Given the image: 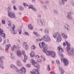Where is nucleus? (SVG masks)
<instances>
[{
	"label": "nucleus",
	"instance_id": "obj_1",
	"mask_svg": "<svg viewBox=\"0 0 74 74\" xmlns=\"http://www.w3.org/2000/svg\"><path fill=\"white\" fill-rule=\"evenodd\" d=\"M48 50V45H46L45 47L43 48L42 51L43 52H45L47 56H51L53 58L55 57L56 53L53 51H47Z\"/></svg>",
	"mask_w": 74,
	"mask_h": 74
},
{
	"label": "nucleus",
	"instance_id": "obj_2",
	"mask_svg": "<svg viewBox=\"0 0 74 74\" xmlns=\"http://www.w3.org/2000/svg\"><path fill=\"white\" fill-rule=\"evenodd\" d=\"M65 42H66V45H67L66 49L68 53V54L69 55H73V54H74V51L72 50V51H70V52H69V51L71 49L70 45V43H69V42L67 41H65Z\"/></svg>",
	"mask_w": 74,
	"mask_h": 74
},
{
	"label": "nucleus",
	"instance_id": "obj_3",
	"mask_svg": "<svg viewBox=\"0 0 74 74\" xmlns=\"http://www.w3.org/2000/svg\"><path fill=\"white\" fill-rule=\"evenodd\" d=\"M30 62L35 68H36V69H40V65L36 62L33 60L31 59Z\"/></svg>",
	"mask_w": 74,
	"mask_h": 74
},
{
	"label": "nucleus",
	"instance_id": "obj_4",
	"mask_svg": "<svg viewBox=\"0 0 74 74\" xmlns=\"http://www.w3.org/2000/svg\"><path fill=\"white\" fill-rule=\"evenodd\" d=\"M16 70V72H19L20 74H25L26 73V68L24 67H22L21 68V70L19 71L18 69L17 68L16 69H14Z\"/></svg>",
	"mask_w": 74,
	"mask_h": 74
},
{
	"label": "nucleus",
	"instance_id": "obj_5",
	"mask_svg": "<svg viewBox=\"0 0 74 74\" xmlns=\"http://www.w3.org/2000/svg\"><path fill=\"white\" fill-rule=\"evenodd\" d=\"M8 16L10 17V18H15V17H16L15 14L11 11H9L8 12Z\"/></svg>",
	"mask_w": 74,
	"mask_h": 74
},
{
	"label": "nucleus",
	"instance_id": "obj_6",
	"mask_svg": "<svg viewBox=\"0 0 74 74\" xmlns=\"http://www.w3.org/2000/svg\"><path fill=\"white\" fill-rule=\"evenodd\" d=\"M42 38L43 39L44 41H50L51 39L50 37L48 35H45V36H42Z\"/></svg>",
	"mask_w": 74,
	"mask_h": 74
},
{
	"label": "nucleus",
	"instance_id": "obj_7",
	"mask_svg": "<svg viewBox=\"0 0 74 74\" xmlns=\"http://www.w3.org/2000/svg\"><path fill=\"white\" fill-rule=\"evenodd\" d=\"M30 73L32 74H39L40 73L37 70L34 69L33 70V72L32 71H30Z\"/></svg>",
	"mask_w": 74,
	"mask_h": 74
},
{
	"label": "nucleus",
	"instance_id": "obj_8",
	"mask_svg": "<svg viewBox=\"0 0 74 74\" xmlns=\"http://www.w3.org/2000/svg\"><path fill=\"white\" fill-rule=\"evenodd\" d=\"M61 60L62 61L63 60V62L65 66H67L69 64V62H68V60L67 59L64 58L61 59Z\"/></svg>",
	"mask_w": 74,
	"mask_h": 74
},
{
	"label": "nucleus",
	"instance_id": "obj_9",
	"mask_svg": "<svg viewBox=\"0 0 74 74\" xmlns=\"http://www.w3.org/2000/svg\"><path fill=\"white\" fill-rule=\"evenodd\" d=\"M61 36L59 34H58V37L57 38V42H60L62 40V38L61 37Z\"/></svg>",
	"mask_w": 74,
	"mask_h": 74
},
{
	"label": "nucleus",
	"instance_id": "obj_10",
	"mask_svg": "<svg viewBox=\"0 0 74 74\" xmlns=\"http://www.w3.org/2000/svg\"><path fill=\"white\" fill-rule=\"evenodd\" d=\"M16 65L18 66H22V64L21 62L18 60H17L16 61Z\"/></svg>",
	"mask_w": 74,
	"mask_h": 74
},
{
	"label": "nucleus",
	"instance_id": "obj_11",
	"mask_svg": "<svg viewBox=\"0 0 74 74\" xmlns=\"http://www.w3.org/2000/svg\"><path fill=\"white\" fill-rule=\"evenodd\" d=\"M16 48H18V47L17 46H16L15 45H14L13 46L11 47V50L12 51H15V49H16Z\"/></svg>",
	"mask_w": 74,
	"mask_h": 74
},
{
	"label": "nucleus",
	"instance_id": "obj_12",
	"mask_svg": "<svg viewBox=\"0 0 74 74\" xmlns=\"http://www.w3.org/2000/svg\"><path fill=\"white\" fill-rule=\"evenodd\" d=\"M16 53L18 56H22V53L21 52V51L20 50H18L17 51Z\"/></svg>",
	"mask_w": 74,
	"mask_h": 74
},
{
	"label": "nucleus",
	"instance_id": "obj_13",
	"mask_svg": "<svg viewBox=\"0 0 74 74\" xmlns=\"http://www.w3.org/2000/svg\"><path fill=\"white\" fill-rule=\"evenodd\" d=\"M58 49L59 51V52H63V50L61 46L58 47Z\"/></svg>",
	"mask_w": 74,
	"mask_h": 74
},
{
	"label": "nucleus",
	"instance_id": "obj_14",
	"mask_svg": "<svg viewBox=\"0 0 74 74\" xmlns=\"http://www.w3.org/2000/svg\"><path fill=\"white\" fill-rule=\"evenodd\" d=\"M39 47L40 48H42L44 47V46L45 45V43L44 42H42V43H39Z\"/></svg>",
	"mask_w": 74,
	"mask_h": 74
},
{
	"label": "nucleus",
	"instance_id": "obj_15",
	"mask_svg": "<svg viewBox=\"0 0 74 74\" xmlns=\"http://www.w3.org/2000/svg\"><path fill=\"white\" fill-rule=\"evenodd\" d=\"M29 8H30L32 10H33L34 11H36V9L35 8H33V5H29Z\"/></svg>",
	"mask_w": 74,
	"mask_h": 74
},
{
	"label": "nucleus",
	"instance_id": "obj_16",
	"mask_svg": "<svg viewBox=\"0 0 74 74\" xmlns=\"http://www.w3.org/2000/svg\"><path fill=\"white\" fill-rule=\"evenodd\" d=\"M59 69L60 71L61 74H64V71L63 70H62V67H59Z\"/></svg>",
	"mask_w": 74,
	"mask_h": 74
},
{
	"label": "nucleus",
	"instance_id": "obj_17",
	"mask_svg": "<svg viewBox=\"0 0 74 74\" xmlns=\"http://www.w3.org/2000/svg\"><path fill=\"white\" fill-rule=\"evenodd\" d=\"M28 29L29 30H33V27L31 24H29L28 25Z\"/></svg>",
	"mask_w": 74,
	"mask_h": 74
},
{
	"label": "nucleus",
	"instance_id": "obj_18",
	"mask_svg": "<svg viewBox=\"0 0 74 74\" xmlns=\"http://www.w3.org/2000/svg\"><path fill=\"white\" fill-rule=\"evenodd\" d=\"M15 25H13V27H11L10 28V29L11 31L12 32L14 31V29H15Z\"/></svg>",
	"mask_w": 74,
	"mask_h": 74
},
{
	"label": "nucleus",
	"instance_id": "obj_19",
	"mask_svg": "<svg viewBox=\"0 0 74 74\" xmlns=\"http://www.w3.org/2000/svg\"><path fill=\"white\" fill-rule=\"evenodd\" d=\"M38 22L39 24H40V23H41V24L42 25H45V22H41V21L40 20H38Z\"/></svg>",
	"mask_w": 74,
	"mask_h": 74
},
{
	"label": "nucleus",
	"instance_id": "obj_20",
	"mask_svg": "<svg viewBox=\"0 0 74 74\" xmlns=\"http://www.w3.org/2000/svg\"><path fill=\"white\" fill-rule=\"evenodd\" d=\"M10 67L12 69H16L17 67L15 66L14 65H10Z\"/></svg>",
	"mask_w": 74,
	"mask_h": 74
},
{
	"label": "nucleus",
	"instance_id": "obj_21",
	"mask_svg": "<svg viewBox=\"0 0 74 74\" xmlns=\"http://www.w3.org/2000/svg\"><path fill=\"white\" fill-rule=\"evenodd\" d=\"M65 28L66 29L68 30H70V27L67 25H65Z\"/></svg>",
	"mask_w": 74,
	"mask_h": 74
},
{
	"label": "nucleus",
	"instance_id": "obj_22",
	"mask_svg": "<svg viewBox=\"0 0 74 74\" xmlns=\"http://www.w3.org/2000/svg\"><path fill=\"white\" fill-rule=\"evenodd\" d=\"M34 53L33 52H31L30 53V56H31V58H33V56H34Z\"/></svg>",
	"mask_w": 74,
	"mask_h": 74
},
{
	"label": "nucleus",
	"instance_id": "obj_23",
	"mask_svg": "<svg viewBox=\"0 0 74 74\" xmlns=\"http://www.w3.org/2000/svg\"><path fill=\"white\" fill-rule=\"evenodd\" d=\"M27 56H26V55H25L24 56V59H25V60H23V62H26V60H27Z\"/></svg>",
	"mask_w": 74,
	"mask_h": 74
},
{
	"label": "nucleus",
	"instance_id": "obj_24",
	"mask_svg": "<svg viewBox=\"0 0 74 74\" xmlns=\"http://www.w3.org/2000/svg\"><path fill=\"white\" fill-rule=\"evenodd\" d=\"M62 36L64 38H66L67 37V36L65 34L63 33H62Z\"/></svg>",
	"mask_w": 74,
	"mask_h": 74
},
{
	"label": "nucleus",
	"instance_id": "obj_25",
	"mask_svg": "<svg viewBox=\"0 0 74 74\" xmlns=\"http://www.w3.org/2000/svg\"><path fill=\"white\" fill-rule=\"evenodd\" d=\"M49 32V30H48V28H46L45 30V33L46 34H48Z\"/></svg>",
	"mask_w": 74,
	"mask_h": 74
},
{
	"label": "nucleus",
	"instance_id": "obj_26",
	"mask_svg": "<svg viewBox=\"0 0 74 74\" xmlns=\"http://www.w3.org/2000/svg\"><path fill=\"white\" fill-rule=\"evenodd\" d=\"M0 36H2V37H4L5 36V34H4V33H3L2 32L0 34Z\"/></svg>",
	"mask_w": 74,
	"mask_h": 74
},
{
	"label": "nucleus",
	"instance_id": "obj_27",
	"mask_svg": "<svg viewBox=\"0 0 74 74\" xmlns=\"http://www.w3.org/2000/svg\"><path fill=\"white\" fill-rule=\"evenodd\" d=\"M8 25L9 26H11V21H9L8 22Z\"/></svg>",
	"mask_w": 74,
	"mask_h": 74
},
{
	"label": "nucleus",
	"instance_id": "obj_28",
	"mask_svg": "<svg viewBox=\"0 0 74 74\" xmlns=\"http://www.w3.org/2000/svg\"><path fill=\"white\" fill-rule=\"evenodd\" d=\"M11 45L10 44H8L6 45V47L8 48V49H9L10 48V47Z\"/></svg>",
	"mask_w": 74,
	"mask_h": 74
},
{
	"label": "nucleus",
	"instance_id": "obj_29",
	"mask_svg": "<svg viewBox=\"0 0 74 74\" xmlns=\"http://www.w3.org/2000/svg\"><path fill=\"white\" fill-rule=\"evenodd\" d=\"M33 33L35 36H38V33H37V32H33Z\"/></svg>",
	"mask_w": 74,
	"mask_h": 74
},
{
	"label": "nucleus",
	"instance_id": "obj_30",
	"mask_svg": "<svg viewBox=\"0 0 74 74\" xmlns=\"http://www.w3.org/2000/svg\"><path fill=\"white\" fill-rule=\"evenodd\" d=\"M22 53L23 55H24V56H25V55H26V53H25V51L24 50H22Z\"/></svg>",
	"mask_w": 74,
	"mask_h": 74
},
{
	"label": "nucleus",
	"instance_id": "obj_31",
	"mask_svg": "<svg viewBox=\"0 0 74 74\" xmlns=\"http://www.w3.org/2000/svg\"><path fill=\"white\" fill-rule=\"evenodd\" d=\"M31 48L32 49H36V47L34 45H32Z\"/></svg>",
	"mask_w": 74,
	"mask_h": 74
},
{
	"label": "nucleus",
	"instance_id": "obj_32",
	"mask_svg": "<svg viewBox=\"0 0 74 74\" xmlns=\"http://www.w3.org/2000/svg\"><path fill=\"white\" fill-rule=\"evenodd\" d=\"M19 8L21 10H23V8L22 6H19Z\"/></svg>",
	"mask_w": 74,
	"mask_h": 74
},
{
	"label": "nucleus",
	"instance_id": "obj_33",
	"mask_svg": "<svg viewBox=\"0 0 74 74\" xmlns=\"http://www.w3.org/2000/svg\"><path fill=\"white\" fill-rule=\"evenodd\" d=\"M1 22L3 24V25H5V21L4 20H2Z\"/></svg>",
	"mask_w": 74,
	"mask_h": 74
},
{
	"label": "nucleus",
	"instance_id": "obj_34",
	"mask_svg": "<svg viewBox=\"0 0 74 74\" xmlns=\"http://www.w3.org/2000/svg\"><path fill=\"white\" fill-rule=\"evenodd\" d=\"M23 5H24V6L25 7L29 5L27 4H26L25 3H23Z\"/></svg>",
	"mask_w": 74,
	"mask_h": 74
},
{
	"label": "nucleus",
	"instance_id": "obj_35",
	"mask_svg": "<svg viewBox=\"0 0 74 74\" xmlns=\"http://www.w3.org/2000/svg\"><path fill=\"white\" fill-rule=\"evenodd\" d=\"M56 63H57V64H60V62L59 60H56Z\"/></svg>",
	"mask_w": 74,
	"mask_h": 74
},
{
	"label": "nucleus",
	"instance_id": "obj_36",
	"mask_svg": "<svg viewBox=\"0 0 74 74\" xmlns=\"http://www.w3.org/2000/svg\"><path fill=\"white\" fill-rule=\"evenodd\" d=\"M13 8L14 11H16L17 9H16V7H15V6L14 5L13 7Z\"/></svg>",
	"mask_w": 74,
	"mask_h": 74
},
{
	"label": "nucleus",
	"instance_id": "obj_37",
	"mask_svg": "<svg viewBox=\"0 0 74 74\" xmlns=\"http://www.w3.org/2000/svg\"><path fill=\"white\" fill-rule=\"evenodd\" d=\"M36 60L37 62H41V60L40 59H37Z\"/></svg>",
	"mask_w": 74,
	"mask_h": 74
},
{
	"label": "nucleus",
	"instance_id": "obj_38",
	"mask_svg": "<svg viewBox=\"0 0 74 74\" xmlns=\"http://www.w3.org/2000/svg\"><path fill=\"white\" fill-rule=\"evenodd\" d=\"M13 34H16L17 33V32L16 31H15L14 30V31H13Z\"/></svg>",
	"mask_w": 74,
	"mask_h": 74
},
{
	"label": "nucleus",
	"instance_id": "obj_39",
	"mask_svg": "<svg viewBox=\"0 0 74 74\" xmlns=\"http://www.w3.org/2000/svg\"><path fill=\"white\" fill-rule=\"evenodd\" d=\"M47 70L49 71L50 70V66L49 65H48L47 66Z\"/></svg>",
	"mask_w": 74,
	"mask_h": 74
},
{
	"label": "nucleus",
	"instance_id": "obj_40",
	"mask_svg": "<svg viewBox=\"0 0 74 74\" xmlns=\"http://www.w3.org/2000/svg\"><path fill=\"white\" fill-rule=\"evenodd\" d=\"M3 30L2 29H1L0 28V33L1 34V33H3Z\"/></svg>",
	"mask_w": 74,
	"mask_h": 74
},
{
	"label": "nucleus",
	"instance_id": "obj_41",
	"mask_svg": "<svg viewBox=\"0 0 74 74\" xmlns=\"http://www.w3.org/2000/svg\"><path fill=\"white\" fill-rule=\"evenodd\" d=\"M40 57L44 61H45V59L44 58V56H43L42 57V55H41Z\"/></svg>",
	"mask_w": 74,
	"mask_h": 74
},
{
	"label": "nucleus",
	"instance_id": "obj_42",
	"mask_svg": "<svg viewBox=\"0 0 74 74\" xmlns=\"http://www.w3.org/2000/svg\"><path fill=\"white\" fill-rule=\"evenodd\" d=\"M36 59H38V58H40V57L38 55L35 56Z\"/></svg>",
	"mask_w": 74,
	"mask_h": 74
},
{
	"label": "nucleus",
	"instance_id": "obj_43",
	"mask_svg": "<svg viewBox=\"0 0 74 74\" xmlns=\"http://www.w3.org/2000/svg\"><path fill=\"white\" fill-rule=\"evenodd\" d=\"M56 36H57V35H56V33H54L53 34V36L54 37H56Z\"/></svg>",
	"mask_w": 74,
	"mask_h": 74
},
{
	"label": "nucleus",
	"instance_id": "obj_44",
	"mask_svg": "<svg viewBox=\"0 0 74 74\" xmlns=\"http://www.w3.org/2000/svg\"><path fill=\"white\" fill-rule=\"evenodd\" d=\"M19 33L20 34H21V33H22V30L21 29H20L19 31Z\"/></svg>",
	"mask_w": 74,
	"mask_h": 74
},
{
	"label": "nucleus",
	"instance_id": "obj_45",
	"mask_svg": "<svg viewBox=\"0 0 74 74\" xmlns=\"http://www.w3.org/2000/svg\"><path fill=\"white\" fill-rule=\"evenodd\" d=\"M11 58H14V56L12 54H11Z\"/></svg>",
	"mask_w": 74,
	"mask_h": 74
},
{
	"label": "nucleus",
	"instance_id": "obj_46",
	"mask_svg": "<svg viewBox=\"0 0 74 74\" xmlns=\"http://www.w3.org/2000/svg\"><path fill=\"white\" fill-rule=\"evenodd\" d=\"M25 34L26 35H27V36H29V34L27 32H25Z\"/></svg>",
	"mask_w": 74,
	"mask_h": 74
},
{
	"label": "nucleus",
	"instance_id": "obj_47",
	"mask_svg": "<svg viewBox=\"0 0 74 74\" xmlns=\"http://www.w3.org/2000/svg\"><path fill=\"white\" fill-rule=\"evenodd\" d=\"M0 66L1 67L2 69H4V66H3L2 65H0Z\"/></svg>",
	"mask_w": 74,
	"mask_h": 74
},
{
	"label": "nucleus",
	"instance_id": "obj_48",
	"mask_svg": "<svg viewBox=\"0 0 74 74\" xmlns=\"http://www.w3.org/2000/svg\"><path fill=\"white\" fill-rule=\"evenodd\" d=\"M0 63H1V64H2L3 63V60H0Z\"/></svg>",
	"mask_w": 74,
	"mask_h": 74
},
{
	"label": "nucleus",
	"instance_id": "obj_49",
	"mask_svg": "<svg viewBox=\"0 0 74 74\" xmlns=\"http://www.w3.org/2000/svg\"><path fill=\"white\" fill-rule=\"evenodd\" d=\"M7 10L8 11H10V10H11V8H10L9 7H8L7 8Z\"/></svg>",
	"mask_w": 74,
	"mask_h": 74
},
{
	"label": "nucleus",
	"instance_id": "obj_50",
	"mask_svg": "<svg viewBox=\"0 0 74 74\" xmlns=\"http://www.w3.org/2000/svg\"><path fill=\"white\" fill-rule=\"evenodd\" d=\"M24 45H25V46L27 45V43H26V42H24Z\"/></svg>",
	"mask_w": 74,
	"mask_h": 74
},
{
	"label": "nucleus",
	"instance_id": "obj_51",
	"mask_svg": "<svg viewBox=\"0 0 74 74\" xmlns=\"http://www.w3.org/2000/svg\"><path fill=\"white\" fill-rule=\"evenodd\" d=\"M25 47L26 49H27H27H28V46H27V45L26 46H25Z\"/></svg>",
	"mask_w": 74,
	"mask_h": 74
},
{
	"label": "nucleus",
	"instance_id": "obj_52",
	"mask_svg": "<svg viewBox=\"0 0 74 74\" xmlns=\"http://www.w3.org/2000/svg\"><path fill=\"white\" fill-rule=\"evenodd\" d=\"M27 67H30V65L29 64H27L26 65Z\"/></svg>",
	"mask_w": 74,
	"mask_h": 74
},
{
	"label": "nucleus",
	"instance_id": "obj_53",
	"mask_svg": "<svg viewBox=\"0 0 74 74\" xmlns=\"http://www.w3.org/2000/svg\"><path fill=\"white\" fill-rule=\"evenodd\" d=\"M1 59H4L5 58L4 56L1 57Z\"/></svg>",
	"mask_w": 74,
	"mask_h": 74
},
{
	"label": "nucleus",
	"instance_id": "obj_54",
	"mask_svg": "<svg viewBox=\"0 0 74 74\" xmlns=\"http://www.w3.org/2000/svg\"><path fill=\"white\" fill-rule=\"evenodd\" d=\"M2 39L0 37V42H1L2 41Z\"/></svg>",
	"mask_w": 74,
	"mask_h": 74
},
{
	"label": "nucleus",
	"instance_id": "obj_55",
	"mask_svg": "<svg viewBox=\"0 0 74 74\" xmlns=\"http://www.w3.org/2000/svg\"><path fill=\"white\" fill-rule=\"evenodd\" d=\"M5 44V41L4 40L3 42V44Z\"/></svg>",
	"mask_w": 74,
	"mask_h": 74
},
{
	"label": "nucleus",
	"instance_id": "obj_56",
	"mask_svg": "<svg viewBox=\"0 0 74 74\" xmlns=\"http://www.w3.org/2000/svg\"><path fill=\"white\" fill-rule=\"evenodd\" d=\"M5 51L6 52H7V53H8V51L7 50H5Z\"/></svg>",
	"mask_w": 74,
	"mask_h": 74
},
{
	"label": "nucleus",
	"instance_id": "obj_57",
	"mask_svg": "<svg viewBox=\"0 0 74 74\" xmlns=\"http://www.w3.org/2000/svg\"><path fill=\"white\" fill-rule=\"evenodd\" d=\"M61 57H63L64 56H63V54H61L60 55Z\"/></svg>",
	"mask_w": 74,
	"mask_h": 74
},
{
	"label": "nucleus",
	"instance_id": "obj_58",
	"mask_svg": "<svg viewBox=\"0 0 74 74\" xmlns=\"http://www.w3.org/2000/svg\"><path fill=\"white\" fill-rule=\"evenodd\" d=\"M63 45L64 46H66V43H64L63 44Z\"/></svg>",
	"mask_w": 74,
	"mask_h": 74
},
{
	"label": "nucleus",
	"instance_id": "obj_59",
	"mask_svg": "<svg viewBox=\"0 0 74 74\" xmlns=\"http://www.w3.org/2000/svg\"><path fill=\"white\" fill-rule=\"evenodd\" d=\"M38 17L41 18V15H38Z\"/></svg>",
	"mask_w": 74,
	"mask_h": 74
},
{
	"label": "nucleus",
	"instance_id": "obj_60",
	"mask_svg": "<svg viewBox=\"0 0 74 74\" xmlns=\"http://www.w3.org/2000/svg\"><path fill=\"white\" fill-rule=\"evenodd\" d=\"M40 31L42 32V29H40Z\"/></svg>",
	"mask_w": 74,
	"mask_h": 74
},
{
	"label": "nucleus",
	"instance_id": "obj_61",
	"mask_svg": "<svg viewBox=\"0 0 74 74\" xmlns=\"http://www.w3.org/2000/svg\"><path fill=\"white\" fill-rule=\"evenodd\" d=\"M67 17H68V18H70V15H68L67 16Z\"/></svg>",
	"mask_w": 74,
	"mask_h": 74
},
{
	"label": "nucleus",
	"instance_id": "obj_62",
	"mask_svg": "<svg viewBox=\"0 0 74 74\" xmlns=\"http://www.w3.org/2000/svg\"><path fill=\"white\" fill-rule=\"evenodd\" d=\"M54 63V61H52V64H53V63Z\"/></svg>",
	"mask_w": 74,
	"mask_h": 74
},
{
	"label": "nucleus",
	"instance_id": "obj_63",
	"mask_svg": "<svg viewBox=\"0 0 74 74\" xmlns=\"http://www.w3.org/2000/svg\"><path fill=\"white\" fill-rule=\"evenodd\" d=\"M19 15H21L22 14V13H19Z\"/></svg>",
	"mask_w": 74,
	"mask_h": 74
},
{
	"label": "nucleus",
	"instance_id": "obj_64",
	"mask_svg": "<svg viewBox=\"0 0 74 74\" xmlns=\"http://www.w3.org/2000/svg\"><path fill=\"white\" fill-rule=\"evenodd\" d=\"M55 73H51V74H55Z\"/></svg>",
	"mask_w": 74,
	"mask_h": 74
}]
</instances>
